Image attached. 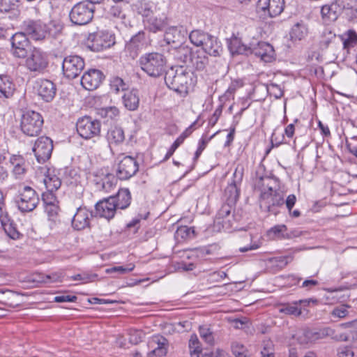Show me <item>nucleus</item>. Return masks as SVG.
I'll return each instance as SVG.
<instances>
[{"mask_svg":"<svg viewBox=\"0 0 357 357\" xmlns=\"http://www.w3.org/2000/svg\"><path fill=\"white\" fill-rule=\"evenodd\" d=\"M22 27V32L34 40L56 38L61 33L63 29V26L60 23L50 21L45 24L40 20H25Z\"/></svg>","mask_w":357,"mask_h":357,"instance_id":"1","label":"nucleus"},{"mask_svg":"<svg viewBox=\"0 0 357 357\" xmlns=\"http://www.w3.org/2000/svg\"><path fill=\"white\" fill-rule=\"evenodd\" d=\"M165 82L169 89L185 96L195 85L196 79L190 70L178 66L176 68H172L166 72Z\"/></svg>","mask_w":357,"mask_h":357,"instance_id":"2","label":"nucleus"},{"mask_svg":"<svg viewBox=\"0 0 357 357\" xmlns=\"http://www.w3.org/2000/svg\"><path fill=\"white\" fill-rule=\"evenodd\" d=\"M139 63L142 70L149 76L158 77L165 71L166 59L158 52L146 53L139 58Z\"/></svg>","mask_w":357,"mask_h":357,"instance_id":"3","label":"nucleus"},{"mask_svg":"<svg viewBox=\"0 0 357 357\" xmlns=\"http://www.w3.org/2000/svg\"><path fill=\"white\" fill-rule=\"evenodd\" d=\"M14 200L17 208L22 213L33 211L40 202L35 190L29 186H24L20 188L15 196Z\"/></svg>","mask_w":357,"mask_h":357,"instance_id":"4","label":"nucleus"},{"mask_svg":"<svg viewBox=\"0 0 357 357\" xmlns=\"http://www.w3.org/2000/svg\"><path fill=\"white\" fill-rule=\"evenodd\" d=\"M95 6L87 1L76 3L70 10L69 17L70 22L78 26L89 24L93 18Z\"/></svg>","mask_w":357,"mask_h":357,"instance_id":"5","label":"nucleus"},{"mask_svg":"<svg viewBox=\"0 0 357 357\" xmlns=\"http://www.w3.org/2000/svg\"><path fill=\"white\" fill-rule=\"evenodd\" d=\"M43 119L41 114L33 110L25 112L21 119V130L25 135L34 137L42 130Z\"/></svg>","mask_w":357,"mask_h":357,"instance_id":"6","label":"nucleus"},{"mask_svg":"<svg viewBox=\"0 0 357 357\" xmlns=\"http://www.w3.org/2000/svg\"><path fill=\"white\" fill-rule=\"evenodd\" d=\"M115 44V36L108 31H99L90 33L86 45L93 52H100Z\"/></svg>","mask_w":357,"mask_h":357,"instance_id":"7","label":"nucleus"},{"mask_svg":"<svg viewBox=\"0 0 357 357\" xmlns=\"http://www.w3.org/2000/svg\"><path fill=\"white\" fill-rule=\"evenodd\" d=\"M10 53L15 58L25 59L33 47L25 33L17 32L10 38Z\"/></svg>","mask_w":357,"mask_h":357,"instance_id":"8","label":"nucleus"},{"mask_svg":"<svg viewBox=\"0 0 357 357\" xmlns=\"http://www.w3.org/2000/svg\"><path fill=\"white\" fill-rule=\"evenodd\" d=\"M284 8V0H258L256 11L261 17H275L280 15Z\"/></svg>","mask_w":357,"mask_h":357,"instance_id":"9","label":"nucleus"},{"mask_svg":"<svg viewBox=\"0 0 357 357\" xmlns=\"http://www.w3.org/2000/svg\"><path fill=\"white\" fill-rule=\"evenodd\" d=\"M101 124L99 121L90 116H84L78 119L76 123L77 133L84 139H89L98 136Z\"/></svg>","mask_w":357,"mask_h":357,"instance_id":"10","label":"nucleus"},{"mask_svg":"<svg viewBox=\"0 0 357 357\" xmlns=\"http://www.w3.org/2000/svg\"><path fill=\"white\" fill-rule=\"evenodd\" d=\"M84 66L83 58L77 55H70L64 58L62 70L66 77L73 79L80 75Z\"/></svg>","mask_w":357,"mask_h":357,"instance_id":"11","label":"nucleus"},{"mask_svg":"<svg viewBox=\"0 0 357 357\" xmlns=\"http://www.w3.org/2000/svg\"><path fill=\"white\" fill-rule=\"evenodd\" d=\"M26 58V67L31 72L41 73L48 65L46 54L40 49L34 47Z\"/></svg>","mask_w":357,"mask_h":357,"instance_id":"12","label":"nucleus"},{"mask_svg":"<svg viewBox=\"0 0 357 357\" xmlns=\"http://www.w3.org/2000/svg\"><path fill=\"white\" fill-rule=\"evenodd\" d=\"M139 170V165L131 156H123L119 161L116 175L120 180H128L132 177Z\"/></svg>","mask_w":357,"mask_h":357,"instance_id":"13","label":"nucleus"},{"mask_svg":"<svg viewBox=\"0 0 357 357\" xmlns=\"http://www.w3.org/2000/svg\"><path fill=\"white\" fill-rule=\"evenodd\" d=\"M52 150V139L44 136L39 137L33 147V151L39 163H43L50 159Z\"/></svg>","mask_w":357,"mask_h":357,"instance_id":"14","label":"nucleus"},{"mask_svg":"<svg viewBox=\"0 0 357 357\" xmlns=\"http://www.w3.org/2000/svg\"><path fill=\"white\" fill-rule=\"evenodd\" d=\"M349 6V3L345 0H335L322 6L321 10L322 17L329 21H335L344 10L347 12Z\"/></svg>","mask_w":357,"mask_h":357,"instance_id":"15","label":"nucleus"},{"mask_svg":"<svg viewBox=\"0 0 357 357\" xmlns=\"http://www.w3.org/2000/svg\"><path fill=\"white\" fill-rule=\"evenodd\" d=\"M243 169L237 167L233 174V181L225 190V194L227 197V202L230 204H236L239 197V185L243 179Z\"/></svg>","mask_w":357,"mask_h":357,"instance_id":"16","label":"nucleus"},{"mask_svg":"<svg viewBox=\"0 0 357 357\" xmlns=\"http://www.w3.org/2000/svg\"><path fill=\"white\" fill-rule=\"evenodd\" d=\"M146 46L145 33L139 31L134 35L126 43L125 52L126 55L132 59H135Z\"/></svg>","mask_w":357,"mask_h":357,"instance_id":"17","label":"nucleus"},{"mask_svg":"<svg viewBox=\"0 0 357 357\" xmlns=\"http://www.w3.org/2000/svg\"><path fill=\"white\" fill-rule=\"evenodd\" d=\"M261 199L265 202L268 211L274 215L278 213L277 207L282 206L284 204L283 195L276 190L272 193L263 190Z\"/></svg>","mask_w":357,"mask_h":357,"instance_id":"18","label":"nucleus"},{"mask_svg":"<svg viewBox=\"0 0 357 357\" xmlns=\"http://www.w3.org/2000/svg\"><path fill=\"white\" fill-rule=\"evenodd\" d=\"M104 77L105 76L100 70L91 69L82 75L81 84L85 89L92 91L100 86Z\"/></svg>","mask_w":357,"mask_h":357,"instance_id":"19","label":"nucleus"},{"mask_svg":"<svg viewBox=\"0 0 357 357\" xmlns=\"http://www.w3.org/2000/svg\"><path fill=\"white\" fill-rule=\"evenodd\" d=\"M37 94L45 102H51L56 92L55 84L49 79H40L36 82Z\"/></svg>","mask_w":357,"mask_h":357,"instance_id":"20","label":"nucleus"},{"mask_svg":"<svg viewBox=\"0 0 357 357\" xmlns=\"http://www.w3.org/2000/svg\"><path fill=\"white\" fill-rule=\"evenodd\" d=\"M250 54H255L265 62H271L274 58L275 51L271 45L266 42H258L252 45Z\"/></svg>","mask_w":357,"mask_h":357,"instance_id":"21","label":"nucleus"},{"mask_svg":"<svg viewBox=\"0 0 357 357\" xmlns=\"http://www.w3.org/2000/svg\"><path fill=\"white\" fill-rule=\"evenodd\" d=\"M115 204L110 197L98 202L95 206L96 214L101 218L110 220L114 217L117 211Z\"/></svg>","mask_w":357,"mask_h":357,"instance_id":"22","label":"nucleus"},{"mask_svg":"<svg viewBox=\"0 0 357 357\" xmlns=\"http://www.w3.org/2000/svg\"><path fill=\"white\" fill-rule=\"evenodd\" d=\"M234 206V204H230V203L227 202L222 204L218 210L215 215L214 223L218 226L219 229H220V227L223 229L229 228V223L227 222H229V220L228 218L229 217L231 212L233 211Z\"/></svg>","mask_w":357,"mask_h":357,"instance_id":"23","label":"nucleus"},{"mask_svg":"<svg viewBox=\"0 0 357 357\" xmlns=\"http://www.w3.org/2000/svg\"><path fill=\"white\" fill-rule=\"evenodd\" d=\"M336 40L337 36L334 31L331 27H324L319 31L317 38L319 47L321 50H325L334 44Z\"/></svg>","mask_w":357,"mask_h":357,"instance_id":"24","label":"nucleus"},{"mask_svg":"<svg viewBox=\"0 0 357 357\" xmlns=\"http://www.w3.org/2000/svg\"><path fill=\"white\" fill-rule=\"evenodd\" d=\"M90 213L85 207H79L74 215L72 220V225L77 230H82L86 228L89 224Z\"/></svg>","mask_w":357,"mask_h":357,"instance_id":"25","label":"nucleus"},{"mask_svg":"<svg viewBox=\"0 0 357 357\" xmlns=\"http://www.w3.org/2000/svg\"><path fill=\"white\" fill-rule=\"evenodd\" d=\"M252 44H245L241 38L234 36L230 38L228 43V48L232 55L234 54H245L248 55L251 52Z\"/></svg>","mask_w":357,"mask_h":357,"instance_id":"26","label":"nucleus"},{"mask_svg":"<svg viewBox=\"0 0 357 357\" xmlns=\"http://www.w3.org/2000/svg\"><path fill=\"white\" fill-rule=\"evenodd\" d=\"M111 200L115 204L117 210L127 208L131 203V193L128 188H121L114 196L110 197Z\"/></svg>","mask_w":357,"mask_h":357,"instance_id":"27","label":"nucleus"},{"mask_svg":"<svg viewBox=\"0 0 357 357\" xmlns=\"http://www.w3.org/2000/svg\"><path fill=\"white\" fill-rule=\"evenodd\" d=\"M122 102L128 110H137L139 105V96L138 90L132 89L126 91L122 96Z\"/></svg>","mask_w":357,"mask_h":357,"instance_id":"28","label":"nucleus"},{"mask_svg":"<svg viewBox=\"0 0 357 357\" xmlns=\"http://www.w3.org/2000/svg\"><path fill=\"white\" fill-rule=\"evenodd\" d=\"M150 344L153 347L155 344L156 347L148 354V357H162L165 356L167 352V340L161 336H155L152 338Z\"/></svg>","mask_w":357,"mask_h":357,"instance_id":"29","label":"nucleus"},{"mask_svg":"<svg viewBox=\"0 0 357 357\" xmlns=\"http://www.w3.org/2000/svg\"><path fill=\"white\" fill-rule=\"evenodd\" d=\"M15 85L7 75H0V98L8 99L13 96Z\"/></svg>","mask_w":357,"mask_h":357,"instance_id":"30","label":"nucleus"},{"mask_svg":"<svg viewBox=\"0 0 357 357\" xmlns=\"http://www.w3.org/2000/svg\"><path fill=\"white\" fill-rule=\"evenodd\" d=\"M146 27L152 32L162 31L167 24L166 17H158L153 11V14L143 20Z\"/></svg>","mask_w":357,"mask_h":357,"instance_id":"31","label":"nucleus"},{"mask_svg":"<svg viewBox=\"0 0 357 357\" xmlns=\"http://www.w3.org/2000/svg\"><path fill=\"white\" fill-rule=\"evenodd\" d=\"M133 11L141 15L144 19L153 14L155 6L148 0H136L132 4Z\"/></svg>","mask_w":357,"mask_h":357,"instance_id":"32","label":"nucleus"},{"mask_svg":"<svg viewBox=\"0 0 357 357\" xmlns=\"http://www.w3.org/2000/svg\"><path fill=\"white\" fill-rule=\"evenodd\" d=\"M171 54L178 61L188 64L192 56V49L186 45L181 44L170 50Z\"/></svg>","mask_w":357,"mask_h":357,"instance_id":"33","label":"nucleus"},{"mask_svg":"<svg viewBox=\"0 0 357 357\" xmlns=\"http://www.w3.org/2000/svg\"><path fill=\"white\" fill-rule=\"evenodd\" d=\"M106 138L109 146L120 145L125 140L124 131L119 126L111 127L107 131Z\"/></svg>","mask_w":357,"mask_h":357,"instance_id":"34","label":"nucleus"},{"mask_svg":"<svg viewBox=\"0 0 357 357\" xmlns=\"http://www.w3.org/2000/svg\"><path fill=\"white\" fill-rule=\"evenodd\" d=\"M9 162L13 167V173L17 178H20L26 171L24 159L19 155H12Z\"/></svg>","mask_w":357,"mask_h":357,"instance_id":"35","label":"nucleus"},{"mask_svg":"<svg viewBox=\"0 0 357 357\" xmlns=\"http://www.w3.org/2000/svg\"><path fill=\"white\" fill-rule=\"evenodd\" d=\"M208 63L206 54L200 50L192 52L188 66H191L197 70H203Z\"/></svg>","mask_w":357,"mask_h":357,"instance_id":"36","label":"nucleus"},{"mask_svg":"<svg viewBox=\"0 0 357 357\" xmlns=\"http://www.w3.org/2000/svg\"><path fill=\"white\" fill-rule=\"evenodd\" d=\"M202 52L213 56H220L222 52L220 41L216 37L211 35L205 44V48Z\"/></svg>","mask_w":357,"mask_h":357,"instance_id":"37","label":"nucleus"},{"mask_svg":"<svg viewBox=\"0 0 357 357\" xmlns=\"http://www.w3.org/2000/svg\"><path fill=\"white\" fill-rule=\"evenodd\" d=\"M342 43L343 48L349 50L357 45V32L354 29H349L339 36Z\"/></svg>","mask_w":357,"mask_h":357,"instance_id":"38","label":"nucleus"},{"mask_svg":"<svg viewBox=\"0 0 357 357\" xmlns=\"http://www.w3.org/2000/svg\"><path fill=\"white\" fill-rule=\"evenodd\" d=\"M0 222L1 225L3 227L6 233L10 238L17 239L20 237V234L16 228L13 226V223L11 222L7 212L3 213L2 216L0 217Z\"/></svg>","mask_w":357,"mask_h":357,"instance_id":"39","label":"nucleus"},{"mask_svg":"<svg viewBox=\"0 0 357 357\" xmlns=\"http://www.w3.org/2000/svg\"><path fill=\"white\" fill-rule=\"evenodd\" d=\"M47 174L45 175L43 183L46 187L47 190L54 192L57 190L61 185L60 178L55 174H52L50 169L47 170Z\"/></svg>","mask_w":357,"mask_h":357,"instance_id":"40","label":"nucleus"},{"mask_svg":"<svg viewBox=\"0 0 357 357\" xmlns=\"http://www.w3.org/2000/svg\"><path fill=\"white\" fill-rule=\"evenodd\" d=\"M183 38V36L177 26H171L165 31V40L168 44L181 42Z\"/></svg>","mask_w":357,"mask_h":357,"instance_id":"41","label":"nucleus"},{"mask_svg":"<svg viewBox=\"0 0 357 357\" xmlns=\"http://www.w3.org/2000/svg\"><path fill=\"white\" fill-rule=\"evenodd\" d=\"M308 33V28L307 24L303 22H297L295 24L291 31V36L292 38L301 40L304 38Z\"/></svg>","mask_w":357,"mask_h":357,"instance_id":"42","label":"nucleus"},{"mask_svg":"<svg viewBox=\"0 0 357 357\" xmlns=\"http://www.w3.org/2000/svg\"><path fill=\"white\" fill-rule=\"evenodd\" d=\"M110 90L115 94L119 93L121 91L126 92L128 91V85L124 80L119 77H113L110 79Z\"/></svg>","mask_w":357,"mask_h":357,"instance_id":"43","label":"nucleus"},{"mask_svg":"<svg viewBox=\"0 0 357 357\" xmlns=\"http://www.w3.org/2000/svg\"><path fill=\"white\" fill-rule=\"evenodd\" d=\"M189 349L192 357H199V355L202 353V345L195 334L192 335L190 337Z\"/></svg>","mask_w":357,"mask_h":357,"instance_id":"44","label":"nucleus"},{"mask_svg":"<svg viewBox=\"0 0 357 357\" xmlns=\"http://www.w3.org/2000/svg\"><path fill=\"white\" fill-rule=\"evenodd\" d=\"M287 230V228L286 225H278L271 228L268 231V234L273 238L284 239L287 238V235L285 234Z\"/></svg>","mask_w":357,"mask_h":357,"instance_id":"45","label":"nucleus"},{"mask_svg":"<svg viewBox=\"0 0 357 357\" xmlns=\"http://www.w3.org/2000/svg\"><path fill=\"white\" fill-rule=\"evenodd\" d=\"M279 312L289 315L300 316L301 310L298 307L297 303L293 304H283L279 308Z\"/></svg>","mask_w":357,"mask_h":357,"instance_id":"46","label":"nucleus"},{"mask_svg":"<svg viewBox=\"0 0 357 357\" xmlns=\"http://www.w3.org/2000/svg\"><path fill=\"white\" fill-rule=\"evenodd\" d=\"M175 236L177 239H187L195 236V230L192 227L181 226L176 231Z\"/></svg>","mask_w":357,"mask_h":357,"instance_id":"47","label":"nucleus"},{"mask_svg":"<svg viewBox=\"0 0 357 357\" xmlns=\"http://www.w3.org/2000/svg\"><path fill=\"white\" fill-rule=\"evenodd\" d=\"M199 332L202 339L208 344H214V335L212 331L207 326H202L199 328Z\"/></svg>","mask_w":357,"mask_h":357,"instance_id":"48","label":"nucleus"},{"mask_svg":"<svg viewBox=\"0 0 357 357\" xmlns=\"http://www.w3.org/2000/svg\"><path fill=\"white\" fill-rule=\"evenodd\" d=\"M19 6V0H0V11L8 13L15 11Z\"/></svg>","mask_w":357,"mask_h":357,"instance_id":"49","label":"nucleus"},{"mask_svg":"<svg viewBox=\"0 0 357 357\" xmlns=\"http://www.w3.org/2000/svg\"><path fill=\"white\" fill-rule=\"evenodd\" d=\"M135 268L133 264H129L126 266H114L112 268H107L105 272L108 274L116 273L118 275H123L132 271Z\"/></svg>","mask_w":357,"mask_h":357,"instance_id":"50","label":"nucleus"},{"mask_svg":"<svg viewBox=\"0 0 357 357\" xmlns=\"http://www.w3.org/2000/svg\"><path fill=\"white\" fill-rule=\"evenodd\" d=\"M189 38L192 44L198 46L202 39L208 38V33L199 29L193 30L189 34Z\"/></svg>","mask_w":357,"mask_h":357,"instance_id":"51","label":"nucleus"},{"mask_svg":"<svg viewBox=\"0 0 357 357\" xmlns=\"http://www.w3.org/2000/svg\"><path fill=\"white\" fill-rule=\"evenodd\" d=\"M260 182H261V193L262 192L263 190H265L266 192H271L272 193H273L275 190V187L273 186V184H276V179L270 177H261Z\"/></svg>","mask_w":357,"mask_h":357,"instance_id":"52","label":"nucleus"},{"mask_svg":"<svg viewBox=\"0 0 357 357\" xmlns=\"http://www.w3.org/2000/svg\"><path fill=\"white\" fill-rule=\"evenodd\" d=\"M301 344H308L316 341L315 331L307 329L303 333V335L298 337Z\"/></svg>","mask_w":357,"mask_h":357,"instance_id":"53","label":"nucleus"},{"mask_svg":"<svg viewBox=\"0 0 357 357\" xmlns=\"http://www.w3.org/2000/svg\"><path fill=\"white\" fill-rule=\"evenodd\" d=\"M294 259L293 255H286V256H280L275 257L271 259V261L273 264H275L278 266L280 268L285 267L289 262H291Z\"/></svg>","mask_w":357,"mask_h":357,"instance_id":"54","label":"nucleus"},{"mask_svg":"<svg viewBox=\"0 0 357 357\" xmlns=\"http://www.w3.org/2000/svg\"><path fill=\"white\" fill-rule=\"evenodd\" d=\"M326 336L331 337L335 341H344L346 342L348 340V336L345 333H340L337 334L335 332V330L331 327H326Z\"/></svg>","mask_w":357,"mask_h":357,"instance_id":"55","label":"nucleus"},{"mask_svg":"<svg viewBox=\"0 0 357 357\" xmlns=\"http://www.w3.org/2000/svg\"><path fill=\"white\" fill-rule=\"evenodd\" d=\"M38 282L44 283H53L60 281L61 275L59 273H52L50 275H39Z\"/></svg>","mask_w":357,"mask_h":357,"instance_id":"56","label":"nucleus"},{"mask_svg":"<svg viewBox=\"0 0 357 357\" xmlns=\"http://www.w3.org/2000/svg\"><path fill=\"white\" fill-rule=\"evenodd\" d=\"M267 91L277 99L280 98L283 96V91L276 84L271 83L268 84L267 86Z\"/></svg>","mask_w":357,"mask_h":357,"instance_id":"57","label":"nucleus"},{"mask_svg":"<svg viewBox=\"0 0 357 357\" xmlns=\"http://www.w3.org/2000/svg\"><path fill=\"white\" fill-rule=\"evenodd\" d=\"M42 199L45 205L56 204V197L54 194V192L47 190L42 195Z\"/></svg>","mask_w":357,"mask_h":357,"instance_id":"58","label":"nucleus"},{"mask_svg":"<svg viewBox=\"0 0 357 357\" xmlns=\"http://www.w3.org/2000/svg\"><path fill=\"white\" fill-rule=\"evenodd\" d=\"M348 314L349 312L347 310V307L344 305L335 307L331 312V314L333 317L338 318H344Z\"/></svg>","mask_w":357,"mask_h":357,"instance_id":"59","label":"nucleus"},{"mask_svg":"<svg viewBox=\"0 0 357 357\" xmlns=\"http://www.w3.org/2000/svg\"><path fill=\"white\" fill-rule=\"evenodd\" d=\"M111 178H114L112 174H107L103 178V183H102V191L109 192L113 187V183L110 180Z\"/></svg>","mask_w":357,"mask_h":357,"instance_id":"60","label":"nucleus"},{"mask_svg":"<svg viewBox=\"0 0 357 357\" xmlns=\"http://www.w3.org/2000/svg\"><path fill=\"white\" fill-rule=\"evenodd\" d=\"M339 357H353L354 353L349 347H341L337 349Z\"/></svg>","mask_w":357,"mask_h":357,"instance_id":"61","label":"nucleus"},{"mask_svg":"<svg viewBox=\"0 0 357 357\" xmlns=\"http://www.w3.org/2000/svg\"><path fill=\"white\" fill-rule=\"evenodd\" d=\"M231 350L234 355L237 356L241 354H245V348L243 344L235 342L231 344Z\"/></svg>","mask_w":357,"mask_h":357,"instance_id":"62","label":"nucleus"},{"mask_svg":"<svg viewBox=\"0 0 357 357\" xmlns=\"http://www.w3.org/2000/svg\"><path fill=\"white\" fill-rule=\"evenodd\" d=\"M77 298L75 296L70 295H61L57 296L54 297V301L56 303H63V302H75Z\"/></svg>","mask_w":357,"mask_h":357,"instance_id":"63","label":"nucleus"},{"mask_svg":"<svg viewBox=\"0 0 357 357\" xmlns=\"http://www.w3.org/2000/svg\"><path fill=\"white\" fill-rule=\"evenodd\" d=\"M45 211L50 217L54 218L57 215L59 208L56 204L46 205Z\"/></svg>","mask_w":357,"mask_h":357,"instance_id":"64","label":"nucleus"}]
</instances>
